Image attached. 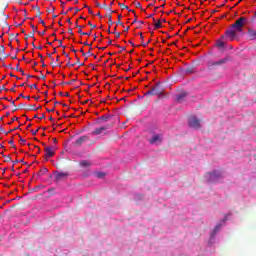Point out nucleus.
<instances>
[{"label":"nucleus","instance_id":"nucleus-1","mask_svg":"<svg viewBox=\"0 0 256 256\" xmlns=\"http://www.w3.org/2000/svg\"><path fill=\"white\" fill-rule=\"evenodd\" d=\"M247 21L246 17H240L235 23L231 24L230 29L226 30V35L230 37V41H234L235 37H237V33L243 31V27H245Z\"/></svg>","mask_w":256,"mask_h":256},{"label":"nucleus","instance_id":"nucleus-2","mask_svg":"<svg viewBox=\"0 0 256 256\" xmlns=\"http://www.w3.org/2000/svg\"><path fill=\"white\" fill-rule=\"evenodd\" d=\"M165 93V87H163V84L161 82H157L155 87H152L150 90H148L144 95L146 97H153L155 95H163Z\"/></svg>","mask_w":256,"mask_h":256},{"label":"nucleus","instance_id":"nucleus-3","mask_svg":"<svg viewBox=\"0 0 256 256\" xmlns=\"http://www.w3.org/2000/svg\"><path fill=\"white\" fill-rule=\"evenodd\" d=\"M229 61V58H222L218 61H209L207 63V68L209 69V71H213V69H215L216 67H220V65H225V63H227Z\"/></svg>","mask_w":256,"mask_h":256},{"label":"nucleus","instance_id":"nucleus-4","mask_svg":"<svg viewBox=\"0 0 256 256\" xmlns=\"http://www.w3.org/2000/svg\"><path fill=\"white\" fill-rule=\"evenodd\" d=\"M150 145H161L163 143L162 134H153L152 137L148 140Z\"/></svg>","mask_w":256,"mask_h":256},{"label":"nucleus","instance_id":"nucleus-5","mask_svg":"<svg viewBox=\"0 0 256 256\" xmlns=\"http://www.w3.org/2000/svg\"><path fill=\"white\" fill-rule=\"evenodd\" d=\"M189 127L192 129H200L201 128V120L197 119L195 116H191L188 120Z\"/></svg>","mask_w":256,"mask_h":256},{"label":"nucleus","instance_id":"nucleus-6","mask_svg":"<svg viewBox=\"0 0 256 256\" xmlns=\"http://www.w3.org/2000/svg\"><path fill=\"white\" fill-rule=\"evenodd\" d=\"M115 123H109L106 126H102L99 128H96L93 132L92 135H101V133H103V131H107V129H112V127H114Z\"/></svg>","mask_w":256,"mask_h":256},{"label":"nucleus","instance_id":"nucleus-7","mask_svg":"<svg viewBox=\"0 0 256 256\" xmlns=\"http://www.w3.org/2000/svg\"><path fill=\"white\" fill-rule=\"evenodd\" d=\"M207 179L209 183H215L218 179H221V173L215 171V172H209L207 174Z\"/></svg>","mask_w":256,"mask_h":256},{"label":"nucleus","instance_id":"nucleus-8","mask_svg":"<svg viewBox=\"0 0 256 256\" xmlns=\"http://www.w3.org/2000/svg\"><path fill=\"white\" fill-rule=\"evenodd\" d=\"M87 141H89V136L84 135L76 139L73 145L74 147H81V145H83V143H87Z\"/></svg>","mask_w":256,"mask_h":256},{"label":"nucleus","instance_id":"nucleus-9","mask_svg":"<svg viewBox=\"0 0 256 256\" xmlns=\"http://www.w3.org/2000/svg\"><path fill=\"white\" fill-rule=\"evenodd\" d=\"M44 151H45L46 157L51 158V157H53V155H55V150H54L53 146H46L44 148Z\"/></svg>","mask_w":256,"mask_h":256},{"label":"nucleus","instance_id":"nucleus-10","mask_svg":"<svg viewBox=\"0 0 256 256\" xmlns=\"http://www.w3.org/2000/svg\"><path fill=\"white\" fill-rule=\"evenodd\" d=\"M18 108L19 109H27V111H37V109L39 108H36L35 105H27V104H19L18 105Z\"/></svg>","mask_w":256,"mask_h":256},{"label":"nucleus","instance_id":"nucleus-11","mask_svg":"<svg viewBox=\"0 0 256 256\" xmlns=\"http://www.w3.org/2000/svg\"><path fill=\"white\" fill-rule=\"evenodd\" d=\"M65 177H69V173H67V172H57V174L55 176V181H57V182L63 181V179H65Z\"/></svg>","mask_w":256,"mask_h":256},{"label":"nucleus","instance_id":"nucleus-12","mask_svg":"<svg viewBox=\"0 0 256 256\" xmlns=\"http://www.w3.org/2000/svg\"><path fill=\"white\" fill-rule=\"evenodd\" d=\"M113 1L110 3V7H107V4H100L99 2H96V7H103L104 9H106V11H109V13H115V10H111V6L113 5Z\"/></svg>","mask_w":256,"mask_h":256},{"label":"nucleus","instance_id":"nucleus-13","mask_svg":"<svg viewBox=\"0 0 256 256\" xmlns=\"http://www.w3.org/2000/svg\"><path fill=\"white\" fill-rule=\"evenodd\" d=\"M248 37L251 41L256 39V30L255 29H249L248 30Z\"/></svg>","mask_w":256,"mask_h":256},{"label":"nucleus","instance_id":"nucleus-14","mask_svg":"<svg viewBox=\"0 0 256 256\" xmlns=\"http://www.w3.org/2000/svg\"><path fill=\"white\" fill-rule=\"evenodd\" d=\"M187 97V93L178 94L176 100L181 103Z\"/></svg>","mask_w":256,"mask_h":256},{"label":"nucleus","instance_id":"nucleus-15","mask_svg":"<svg viewBox=\"0 0 256 256\" xmlns=\"http://www.w3.org/2000/svg\"><path fill=\"white\" fill-rule=\"evenodd\" d=\"M185 73H186L187 75H191V74H193V73H196L195 67L190 66V67L186 68Z\"/></svg>","mask_w":256,"mask_h":256},{"label":"nucleus","instance_id":"nucleus-16","mask_svg":"<svg viewBox=\"0 0 256 256\" xmlns=\"http://www.w3.org/2000/svg\"><path fill=\"white\" fill-rule=\"evenodd\" d=\"M49 169L47 168H42L39 172H38V177H43V175H47Z\"/></svg>","mask_w":256,"mask_h":256},{"label":"nucleus","instance_id":"nucleus-17","mask_svg":"<svg viewBox=\"0 0 256 256\" xmlns=\"http://www.w3.org/2000/svg\"><path fill=\"white\" fill-rule=\"evenodd\" d=\"M17 129H19V127H16L14 129H10L8 132H5V129H3V127H0V131L2 133H4L5 135H9V133H13V131H17Z\"/></svg>","mask_w":256,"mask_h":256},{"label":"nucleus","instance_id":"nucleus-18","mask_svg":"<svg viewBox=\"0 0 256 256\" xmlns=\"http://www.w3.org/2000/svg\"><path fill=\"white\" fill-rule=\"evenodd\" d=\"M80 167H91V163H89L87 160L81 161Z\"/></svg>","mask_w":256,"mask_h":256},{"label":"nucleus","instance_id":"nucleus-19","mask_svg":"<svg viewBox=\"0 0 256 256\" xmlns=\"http://www.w3.org/2000/svg\"><path fill=\"white\" fill-rule=\"evenodd\" d=\"M221 227H222L221 224H217V225L214 227V230H213V234H212V235H215L216 233H219V231L221 230Z\"/></svg>","mask_w":256,"mask_h":256},{"label":"nucleus","instance_id":"nucleus-20","mask_svg":"<svg viewBox=\"0 0 256 256\" xmlns=\"http://www.w3.org/2000/svg\"><path fill=\"white\" fill-rule=\"evenodd\" d=\"M35 37V30H32L28 35H25V41H27V39Z\"/></svg>","mask_w":256,"mask_h":256},{"label":"nucleus","instance_id":"nucleus-21","mask_svg":"<svg viewBox=\"0 0 256 256\" xmlns=\"http://www.w3.org/2000/svg\"><path fill=\"white\" fill-rule=\"evenodd\" d=\"M109 119H111V116H101L100 118H98V121L107 122L109 121Z\"/></svg>","mask_w":256,"mask_h":256},{"label":"nucleus","instance_id":"nucleus-22","mask_svg":"<svg viewBox=\"0 0 256 256\" xmlns=\"http://www.w3.org/2000/svg\"><path fill=\"white\" fill-rule=\"evenodd\" d=\"M33 9H36V17H41V8H39V6H34Z\"/></svg>","mask_w":256,"mask_h":256},{"label":"nucleus","instance_id":"nucleus-23","mask_svg":"<svg viewBox=\"0 0 256 256\" xmlns=\"http://www.w3.org/2000/svg\"><path fill=\"white\" fill-rule=\"evenodd\" d=\"M216 45H217V47L223 48V47H225V42H223V40L219 39L217 41Z\"/></svg>","mask_w":256,"mask_h":256},{"label":"nucleus","instance_id":"nucleus-24","mask_svg":"<svg viewBox=\"0 0 256 256\" xmlns=\"http://www.w3.org/2000/svg\"><path fill=\"white\" fill-rule=\"evenodd\" d=\"M9 101H10L11 105H13V107H14V109L12 110V113H15V111H18V110H19V107H17V106L15 105V101H13V100H9Z\"/></svg>","mask_w":256,"mask_h":256},{"label":"nucleus","instance_id":"nucleus-25","mask_svg":"<svg viewBox=\"0 0 256 256\" xmlns=\"http://www.w3.org/2000/svg\"><path fill=\"white\" fill-rule=\"evenodd\" d=\"M76 28L78 29V33H79L80 35H83V33H85V32H83V26H81V25H76Z\"/></svg>","mask_w":256,"mask_h":256},{"label":"nucleus","instance_id":"nucleus-26","mask_svg":"<svg viewBox=\"0 0 256 256\" xmlns=\"http://www.w3.org/2000/svg\"><path fill=\"white\" fill-rule=\"evenodd\" d=\"M161 27H163V25H161V20H158L155 24V29H161Z\"/></svg>","mask_w":256,"mask_h":256},{"label":"nucleus","instance_id":"nucleus-27","mask_svg":"<svg viewBox=\"0 0 256 256\" xmlns=\"http://www.w3.org/2000/svg\"><path fill=\"white\" fill-rule=\"evenodd\" d=\"M122 17L123 16L121 14L118 15V21L116 22V25H122V27H123V23L121 22Z\"/></svg>","mask_w":256,"mask_h":256},{"label":"nucleus","instance_id":"nucleus-28","mask_svg":"<svg viewBox=\"0 0 256 256\" xmlns=\"http://www.w3.org/2000/svg\"><path fill=\"white\" fill-rule=\"evenodd\" d=\"M96 175H97L98 179H103V177H105V173H103V172H98Z\"/></svg>","mask_w":256,"mask_h":256},{"label":"nucleus","instance_id":"nucleus-29","mask_svg":"<svg viewBox=\"0 0 256 256\" xmlns=\"http://www.w3.org/2000/svg\"><path fill=\"white\" fill-rule=\"evenodd\" d=\"M118 5H119V7L121 9H129V6H127V5L123 4V3H118Z\"/></svg>","mask_w":256,"mask_h":256},{"label":"nucleus","instance_id":"nucleus-30","mask_svg":"<svg viewBox=\"0 0 256 256\" xmlns=\"http://www.w3.org/2000/svg\"><path fill=\"white\" fill-rule=\"evenodd\" d=\"M135 7H137L138 9H141L142 11H145L143 9V7L141 6V3L140 2H135Z\"/></svg>","mask_w":256,"mask_h":256},{"label":"nucleus","instance_id":"nucleus-31","mask_svg":"<svg viewBox=\"0 0 256 256\" xmlns=\"http://www.w3.org/2000/svg\"><path fill=\"white\" fill-rule=\"evenodd\" d=\"M47 56L49 57V59H52L50 65H53V63H54V61H55V59L53 58V55L50 54V53H47Z\"/></svg>","mask_w":256,"mask_h":256},{"label":"nucleus","instance_id":"nucleus-32","mask_svg":"<svg viewBox=\"0 0 256 256\" xmlns=\"http://www.w3.org/2000/svg\"><path fill=\"white\" fill-rule=\"evenodd\" d=\"M76 82H77V79H72L71 81L66 82V85H73V83H76Z\"/></svg>","mask_w":256,"mask_h":256},{"label":"nucleus","instance_id":"nucleus-33","mask_svg":"<svg viewBox=\"0 0 256 256\" xmlns=\"http://www.w3.org/2000/svg\"><path fill=\"white\" fill-rule=\"evenodd\" d=\"M77 63L71 64V62H67L66 67H75Z\"/></svg>","mask_w":256,"mask_h":256},{"label":"nucleus","instance_id":"nucleus-34","mask_svg":"<svg viewBox=\"0 0 256 256\" xmlns=\"http://www.w3.org/2000/svg\"><path fill=\"white\" fill-rule=\"evenodd\" d=\"M16 71H19V73H21V75H25V71H23V69L21 68H15Z\"/></svg>","mask_w":256,"mask_h":256},{"label":"nucleus","instance_id":"nucleus-35","mask_svg":"<svg viewBox=\"0 0 256 256\" xmlns=\"http://www.w3.org/2000/svg\"><path fill=\"white\" fill-rule=\"evenodd\" d=\"M108 19H109V25H113L111 13L108 15Z\"/></svg>","mask_w":256,"mask_h":256},{"label":"nucleus","instance_id":"nucleus-36","mask_svg":"<svg viewBox=\"0 0 256 256\" xmlns=\"http://www.w3.org/2000/svg\"><path fill=\"white\" fill-rule=\"evenodd\" d=\"M19 97H22V99H31V96H24L23 94H20Z\"/></svg>","mask_w":256,"mask_h":256},{"label":"nucleus","instance_id":"nucleus-37","mask_svg":"<svg viewBox=\"0 0 256 256\" xmlns=\"http://www.w3.org/2000/svg\"><path fill=\"white\" fill-rule=\"evenodd\" d=\"M116 47L120 49L119 53H123V51H125V47H121L119 45H116Z\"/></svg>","mask_w":256,"mask_h":256},{"label":"nucleus","instance_id":"nucleus-38","mask_svg":"<svg viewBox=\"0 0 256 256\" xmlns=\"http://www.w3.org/2000/svg\"><path fill=\"white\" fill-rule=\"evenodd\" d=\"M14 121H19V117L12 118V121L8 123V125H11Z\"/></svg>","mask_w":256,"mask_h":256},{"label":"nucleus","instance_id":"nucleus-39","mask_svg":"<svg viewBox=\"0 0 256 256\" xmlns=\"http://www.w3.org/2000/svg\"><path fill=\"white\" fill-rule=\"evenodd\" d=\"M3 157L6 159V162L11 161V156L3 155Z\"/></svg>","mask_w":256,"mask_h":256},{"label":"nucleus","instance_id":"nucleus-40","mask_svg":"<svg viewBox=\"0 0 256 256\" xmlns=\"http://www.w3.org/2000/svg\"><path fill=\"white\" fill-rule=\"evenodd\" d=\"M88 25L91 27V29H95L97 27V25L92 24L91 22H88Z\"/></svg>","mask_w":256,"mask_h":256},{"label":"nucleus","instance_id":"nucleus-41","mask_svg":"<svg viewBox=\"0 0 256 256\" xmlns=\"http://www.w3.org/2000/svg\"><path fill=\"white\" fill-rule=\"evenodd\" d=\"M0 49H1V54L5 55V46H0Z\"/></svg>","mask_w":256,"mask_h":256},{"label":"nucleus","instance_id":"nucleus-42","mask_svg":"<svg viewBox=\"0 0 256 256\" xmlns=\"http://www.w3.org/2000/svg\"><path fill=\"white\" fill-rule=\"evenodd\" d=\"M61 65H63V62L59 63V64H52V67L55 68V67H61Z\"/></svg>","mask_w":256,"mask_h":256},{"label":"nucleus","instance_id":"nucleus-43","mask_svg":"<svg viewBox=\"0 0 256 256\" xmlns=\"http://www.w3.org/2000/svg\"><path fill=\"white\" fill-rule=\"evenodd\" d=\"M38 132H39V128L37 130H31L32 135H37Z\"/></svg>","mask_w":256,"mask_h":256},{"label":"nucleus","instance_id":"nucleus-44","mask_svg":"<svg viewBox=\"0 0 256 256\" xmlns=\"http://www.w3.org/2000/svg\"><path fill=\"white\" fill-rule=\"evenodd\" d=\"M113 33H114V35L116 36L117 39H119V37H121V33H119V32H113Z\"/></svg>","mask_w":256,"mask_h":256},{"label":"nucleus","instance_id":"nucleus-45","mask_svg":"<svg viewBox=\"0 0 256 256\" xmlns=\"http://www.w3.org/2000/svg\"><path fill=\"white\" fill-rule=\"evenodd\" d=\"M38 79H43V81H45V79H47V76H45L44 74H41V76L38 77Z\"/></svg>","mask_w":256,"mask_h":256},{"label":"nucleus","instance_id":"nucleus-46","mask_svg":"<svg viewBox=\"0 0 256 256\" xmlns=\"http://www.w3.org/2000/svg\"><path fill=\"white\" fill-rule=\"evenodd\" d=\"M46 111L47 113H53L55 111V108H52V109L47 108Z\"/></svg>","mask_w":256,"mask_h":256},{"label":"nucleus","instance_id":"nucleus-47","mask_svg":"<svg viewBox=\"0 0 256 256\" xmlns=\"http://www.w3.org/2000/svg\"><path fill=\"white\" fill-rule=\"evenodd\" d=\"M68 33H69V35H72V36H73V35H74L73 29H72V28H69V29H68Z\"/></svg>","mask_w":256,"mask_h":256},{"label":"nucleus","instance_id":"nucleus-48","mask_svg":"<svg viewBox=\"0 0 256 256\" xmlns=\"http://www.w3.org/2000/svg\"><path fill=\"white\" fill-rule=\"evenodd\" d=\"M29 87H30V89H37V84H32Z\"/></svg>","mask_w":256,"mask_h":256},{"label":"nucleus","instance_id":"nucleus-49","mask_svg":"<svg viewBox=\"0 0 256 256\" xmlns=\"http://www.w3.org/2000/svg\"><path fill=\"white\" fill-rule=\"evenodd\" d=\"M39 22L41 23V25H43V27H45V20H43V19L40 18V21H39Z\"/></svg>","mask_w":256,"mask_h":256},{"label":"nucleus","instance_id":"nucleus-50","mask_svg":"<svg viewBox=\"0 0 256 256\" xmlns=\"http://www.w3.org/2000/svg\"><path fill=\"white\" fill-rule=\"evenodd\" d=\"M30 26L33 28V31H34V33H35V31H37V27H35L34 24H30Z\"/></svg>","mask_w":256,"mask_h":256},{"label":"nucleus","instance_id":"nucleus-51","mask_svg":"<svg viewBox=\"0 0 256 256\" xmlns=\"http://www.w3.org/2000/svg\"><path fill=\"white\" fill-rule=\"evenodd\" d=\"M17 37H19V34H16V35L14 36L15 41H16L17 43H19V39H18Z\"/></svg>","mask_w":256,"mask_h":256},{"label":"nucleus","instance_id":"nucleus-52","mask_svg":"<svg viewBox=\"0 0 256 256\" xmlns=\"http://www.w3.org/2000/svg\"><path fill=\"white\" fill-rule=\"evenodd\" d=\"M0 91H9V89H6L5 86L0 87Z\"/></svg>","mask_w":256,"mask_h":256},{"label":"nucleus","instance_id":"nucleus-53","mask_svg":"<svg viewBox=\"0 0 256 256\" xmlns=\"http://www.w3.org/2000/svg\"><path fill=\"white\" fill-rule=\"evenodd\" d=\"M96 17H100V19H103V16H101V12H97Z\"/></svg>","mask_w":256,"mask_h":256},{"label":"nucleus","instance_id":"nucleus-54","mask_svg":"<svg viewBox=\"0 0 256 256\" xmlns=\"http://www.w3.org/2000/svg\"><path fill=\"white\" fill-rule=\"evenodd\" d=\"M38 35H40L41 37H43V35H45V30L42 32H38Z\"/></svg>","mask_w":256,"mask_h":256},{"label":"nucleus","instance_id":"nucleus-55","mask_svg":"<svg viewBox=\"0 0 256 256\" xmlns=\"http://www.w3.org/2000/svg\"><path fill=\"white\" fill-rule=\"evenodd\" d=\"M59 43V47H63V41L62 40H58Z\"/></svg>","mask_w":256,"mask_h":256},{"label":"nucleus","instance_id":"nucleus-56","mask_svg":"<svg viewBox=\"0 0 256 256\" xmlns=\"http://www.w3.org/2000/svg\"><path fill=\"white\" fill-rule=\"evenodd\" d=\"M82 35H91V30L89 31V32H84V33H82Z\"/></svg>","mask_w":256,"mask_h":256},{"label":"nucleus","instance_id":"nucleus-57","mask_svg":"<svg viewBox=\"0 0 256 256\" xmlns=\"http://www.w3.org/2000/svg\"><path fill=\"white\" fill-rule=\"evenodd\" d=\"M20 141H21V143H27V140H25V139H23L21 137H20Z\"/></svg>","mask_w":256,"mask_h":256},{"label":"nucleus","instance_id":"nucleus-58","mask_svg":"<svg viewBox=\"0 0 256 256\" xmlns=\"http://www.w3.org/2000/svg\"><path fill=\"white\" fill-rule=\"evenodd\" d=\"M62 55H64L65 57H69V54H67V52L63 51Z\"/></svg>","mask_w":256,"mask_h":256},{"label":"nucleus","instance_id":"nucleus-59","mask_svg":"<svg viewBox=\"0 0 256 256\" xmlns=\"http://www.w3.org/2000/svg\"><path fill=\"white\" fill-rule=\"evenodd\" d=\"M26 77H27V79H32L35 76H31V75L27 74Z\"/></svg>","mask_w":256,"mask_h":256},{"label":"nucleus","instance_id":"nucleus-60","mask_svg":"<svg viewBox=\"0 0 256 256\" xmlns=\"http://www.w3.org/2000/svg\"><path fill=\"white\" fill-rule=\"evenodd\" d=\"M88 13H89L90 15H93V11L91 10V8L88 9Z\"/></svg>","mask_w":256,"mask_h":256},{"label":"nucleus","instance_id":"nucleus-61","mask_svg":"<svg viewBox=\"0 0 256 256\" xmlns=\"http://www.w3.org/2000/svg\"><path fill=\"white\" fill-rule=\"evenodd\" d=\"M12 163H13V165H17V163H19V160H15Z\"/></svg>","mask_w":256,"mask_h":256},{"label":"nucleus","instance_id":"nucleus-62","mask_svg":"<svg viewBox=\"0 0 256 256\" xmlns=\"http://www.w3.org/2000/svg\"><path fill=\"white\" fill-rule=\"evenodd\" d=\"M67 23H69V25H71V24H72V22H71V18H68V19H67Z\"/></svg>","mask_w":256,"mask_h":256},{"label":"nucleus","instance_id":"nucleus-63","mask_svg":"<svg viewBox=\"0 0 256 256\" xmlns=\"http://www.w3.org/2000/svg\"><path fill=\"white\" fill-rule=\"evenodd\" d=\"M8 143H9V145H13V143H14L13 139H11Z\"/></svg>","mask_w":256,"mask_h":256},{"label":"nucleus","instance_id":"nucleus-64","mask_svg":"<svg viewBox=\"0 0 256 256\" xmlns=\"http://www.w3.org/2000/svg\"><path fill=\"white\" fill-rule=\"evenodd\" d=\"M4 55V59H6L7 57H9V54H2Z\"/></svg>","mask_w":256,"mask_h":256}]
</instances>
